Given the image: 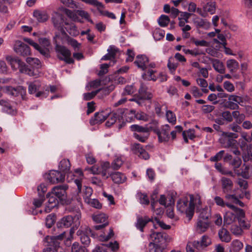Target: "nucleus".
Segmentation results:
<instances>
[{"label":"nucleus","mask_w":252,"mask_h":252,"mask_svg":"<svg viewBox=\"0 0 252 252\" xmlns=\"http://www.w3.org/2000/svg\"><path fill=\"white\" fill-rule=\"evenodd\" d=\"M80 218L81 214L79 213H77L73 216H67L63 217L60 221V226L69 227L73 224V227L67 233L66 232H63L60 235L56 236L46 237V240L48 244L47 245V247L44 249V252H54L56 251V248L59 246V243L58 242V240H63L64 238H66L64 242L65 244L67 246H70L75 230L80 225Z\"/></svg>","instance_id":"1"},{"label":"nucleus","mask_w":252,"mask_h":252,"mask_svg":"<svg viewBox=\"0 0 252 252\" xmlns=\"http://www.w3.org/2000/svg\"><path fill=\"white\" fill-rule=\"evenodd\" d=\"M219 141L222 148H233L236 145L237 141L235 139L238 137L237 134L230 132L221 131Z\"/></svg>","instance_id":"2"},{"label":"nucleus","mask_w":252,"mask_h":252,"mask_svg":"<svg viewBox=\"0 0 252 252\" xmlns=\"http://www.w3.org/2000/svg\"><path fill=\"white\" fill-rule=\"evenodd\" d=\"M244 217V215L242 217H239V215L232 210V211H228L224 215L223 217L224 223L226 225L231 224L237 219L241 226L244 228L249 229L250 227V224L249 223H246L244 220H243Z\"/></svg>","instance_id":"3"},{"label":"nucleus","mask_w":252,"mask_h":252,"mask_svg":"<svg viewBox=\"0 0 252 252\" xmlns=\"http://www.w3.org/2000/svg\"><path fill=\"white\" fill-rule=\"evenodd\" d=\"M6 59L10 63L13 69L16 70L19 68L21 73L27 74L29 76L35 75L37 74V72L32 71L28 68L25 63L18 58H12L11 57H8L6 58Z\"/></svg>","instance_id":"4"},{"label":"nucleus","mask_w":252,"mask_h":252,"mask_svg":"<svg viewBox=\"0 0 252 252\" xmlns=\"http://www.w3.org/2000/svg\"><path fill=\"white\" fill-rule=\"evenodd\" d=\"M151 242L154 245L166 247L171 238L166 233L160 232H152L150 236Z\"/></svg>","instance_id":"5"},{"label":"nucleus","mask_w":252,"mask_h":252,"mask_svg":"<svg viewBox=\"0 0 252 252\" xmlns=\"http://www.w3.org/2000/svg\"><path fill=\"white\" fill-rule=\"evenodd\" d=\"M177 210L181 213H185L189 220H190L194 214V207L189 204L188 200L187 198L181 199L177 203Z\"/></svg>","instance_id":"6"},{"label":"nucleus","mask_w":252,"mask_h":252,"mask_svg":"<svg viewBox=\"0 0 252 252\" xmlns=\"http://www.w3.org/2000/svg\"><path fill=\"white\" fill-rule=\"evenodd\" d=\"M110 168L109 162L105 161L102 162L100 165H94L89 168H86L93 174H101L103 177L108 178L111 174L108 170Z\"/></svg>","instance_id":"7"},{"label":"nucleus","mask_w":252,"mask_h":252,"mask_svg":"<svg viewBox=\"0 0 252 252\" xmlns=\"http://www.w3.org/2000/svg\"><path fill=\"white\" fill-rule=\"evenodd\" d=\"M56 51L59 59L64 61L67 63H73L74 60L71 57V54L70 51L65 47L60 45H57Z\"/></svg>","instance_id":"8"},{"label":"nucleus","mask_w":252,"mask_h":252,"mask_svg":"<svg viewBox=\"0 0 252 252\" xmlns=\"http://www.w3.org/2000/svg\"><path fill=\"white\" fill-rule=\"evenodd\" d=\"M70 175L71 176H72L73 177L72 179L74 181L75 184L77 187V193H81L82 181L84 178V174L80 168L75 169L72 175L71 173L67 174V179H68Z\"/></svg>","instance_id":"9"},{"label":"nucleus","mask_w":252,"mask_h":252,"mask_svg":"<svg viewBox=\"0 0 252 252\" xmlns=\"http://www.w3.org/2000/svg\"><path fill=\"white\" fill-rule=\"evenodd\" d=\"M214 200L217 206L221 207H224L225 206L233 210L236 213H237L239 217H242L244 215V211L242 209L238 208L234 205H231L228 203H225L223 198L219 196H216L214 197Z\"/></svg>","instance_id":"10"},{"label":"nucleus","mask_w":252,"mask_h":252,"mask_svg":"<svg viewBox=\"0 0 252 252\" xmlns=\"http://www.w3.org/2000/svg\"><path fill=\"white\" fill-rule=\"evenodd\" d=\"M170 127L167 124L162 126L160 130H157V134L158 136V141L162 143L168 142L170 141Z\"/></svg>","instance_id":"11"},{"label":"nucleus","mask_w":252,"mask_h":252,"mask_svg":"<svg viewBox=\"0 0 252 252\" xmlns=\"http://www.w3.org/2000/svg\"><path fill=\"white\" fill-rule=\"evenodd\" d=\"M13 49L17 54L23 56H26L30 54V47L19 40L15 42Z\"/></svg>","instance_id":"12"},{"label":"nucleus","mask_w":252,"mask_h":252,"mask_svg":"<svg viewBox=\"0 0 252 252\" xmlns=\"http://www.w3.org/2000/svg\"><path fill=\"white\" fill-rule=\"evenodd\" d=\"M92 219L96 223H102V224L97 225L94 226L96 230H99L108 225L107 216L103 213H98L94 214L92 216Z\"/></svg>","instance_id":"13"},{"label":"nucleus","mask_w":252,"mask_h":252,"mask_svg":"<svg viewBox=\"0 0 252 252\" xmlns=\"http://www.w3.org/2000/svg\"><path fill=\"white\" fill-rule=\"evenodd\" d=\"M47 179L52 184L62 182L64 180V175L57 170L50 171L46 175Z\"/></svg>","instance_id":"14"},{"label":"nucleus","mask_w":252,"mask_h":252,"mask_svg":"<svg viewBox=\"0 0 252 252\" xmlns=\"http://www.w3.org/2000/svg\"><path fill=\"white\" fill-rule=\"evenodd\" d=\"M126 115L127 117L126 118L127 122H130L134 117H135L137 120L144 121H147L149 120V116L145 113L140 112L136 113L135 111L133 110L127 111Z\"/></svg>","instance_id":"15"},{"label":"nucleus","mask_w":252,"mask_h":252,"mask_svg":"<svg viewBox=\"0 0 252 252\" xmlns=\"http://www.w3.org/2000/svg\"><path fill=\"white\" fill-rule=\"evenodd\" d=\"M52 21L55 27L58 29L62 35L65 34V32L63 28V16L59 13H55L52 17Z\"/></svg>","instance_id":"16"},{"label":"nucleus","mask_w":252,"mask_h":252,"mask_svg":"<svg viewBox=\"0 0 252 252\" xmlns=\"http://www.w3.org/2000/svg\"><path fill=\"white\" fill-rule=\"evenodd\" d=\"M67 188L68 187L65 185L56 186L52 189L51 192L59 200H62L66 197V190Z\"/></svg>","instance_id":"17"},{"label":"nucleus","mask_w":252,"mask_h":252,"mask_svg":"<svg viewBox=\"0 0 252 252\" xmlns=\"http://www.w3.org/2000/svg\"><path fill=\"white\" fill-rule=\"evenodd\" d=\"M155 66L156 64L154 63H147L146 69H148V70L142 74V78L145 80L156 81L157 79V76L155 75L156 71L152 69Z\"/></svg>","instance_id":"18"},{"label":"nucleus","mask_w":252,"mask_h":252,"mask_svg":"<svg viewBox=\"0 0 252 252\" xmlns=\"http://www.w3.org/2000/svg\"><path fill=\"white\" fill-rule=\"evenodd\" d=\"M211 243V238L207 235H203L200 241H194V248L200 251L210 245Z\"/></svg>","instance_id":"19"},{"label":"nucleus","mask_w":252,"mask_h":252,"mask_svg":"<svg viewBox=\"0 0 252 252\" xmlns=\"http://www.w3.org/2000/svg\"><path fill=\"white\" fill-rule=\"evenodd\" d=\"M29 85L28 91L30 94H35L36 97L40 96L43 93L41 91H38L41 87V83L38 80H35L32 82L27 83Z\"/></svg>","instance_id":"20"},{"label":"nucleus","mask_w":252,"mask_h":252,"mask_svg":"<svg viewBox=\"0 0 252 252\" xmlns=\"http://www.w3.org/2000/svg\"><path fill=\"white\" fill-rule=\"evenodd\" d=\"M27 63L32 67L30 68L32 71L37 72V74L32 76L37 77L39 73V69L41 67L40 61L37 58L29 57L26 59Z\"/></svg>","instance_id":"21"},{"label":"nucleus","mask_w":252,"mask_h":252,"mask_svg":"<svg viewBox=\"0 0 252 252\" xmlns=\"http://www.w3.org/2000/svg\"><path fill=\"white\" fill-rule=\"evenodd\" d=\"M109 113L108 109L105 111L96 113L94 118L91 121V123L93 125L101 123L107 119L109 116Z\"/></svg>","instance_id":"22"},{"label":"nucleus","mask_w":252,"mask_h":252,"mask_svg":"<svg viewBox=\"0 0 252 252\" xmlns=\"http://www.w3.org/2000/svg\"><path fill=\"white\" fill-rule=\"evenodd\" d=\"M47 197L48 199L49 204L46 206L44 210L46 213L50 212L57 205L58 200H59L55 195H52L51 192L47 194Z\"/></svg>","instance_id":"23"},{"label":"nucleus","mask_w":252,"mask_h":252,"mask_svg":"<svg viewBox=\"0 0 252 252\" xmlns=\"http://www.w3.org/2000/svg\"><path fill=\"white\" fill-rule=\"evenodd\" d=\"M220 183L223 193H228L232 189L233 184L230 179L223 177L221 178Z\"/></svg>","instance_id":"24"},{"label":"nucleus","mask_w":252,"mask_h":252,"mask_svg":"<svg viewBox=\"0 0 252 252\" xmlns=\"http://www.w3.org/2000/svg\"><path fill=\"white\" fill-rule=\"evenodd\" d=\"M133 151L140 158L146 160L150 158L149 154L143 148L140 144L135 143L133 145Z\"/></svg>","instance_id":"25"},{"label":"nucleus","mask_w":252,"mask_h":252,"mask_svg":"<svg viewBox=\"0 0 252 252\" xmlns=\"http://www.w3.org/2000/svg\"><path fill=\"white\" fill-rule=\"evenodd\" d=\"M149 59L144 55H138L134 61L135 64L139 68L144 70L147 68V64L148 63Z\"/></svg>","instance_id":"26"},{"label":"nucleus","mask_w":252,"mask_h":252,"mask_svg":"<svg viewBox=\"0 0 252 252\" xmlns=\"http://www.w3.org/2000/svg\"><path fill=\"white\" fill-rule=\"evenodd\" d=\"M138 96L141 99H150L153 97V94L148 91L147 87L141 83L139 89Z\"/></svg>","instance_id":"27"},{"label":"nucleus","mask_w":252,"mask_h":252,"mask_svg":"<svg viewBox=\"0 0 252 252\" xmlns=\"http://www.w3.org/2000/svg\"><path fill=\"white\" fill-rule=\"evenodd\" d=\"M210 61L214 69L220 74H223L225 71V67L223 63L220 60L210 59Z\"/></svg>","instance_id":"28"},{"label":"nucleus","mask_w":252,"mask_h":252,"mask_svg":"<svg viewBox=\"0 0 252 252\" xmlns=\"http://www.w3.org/2000/svg\"><path fill=\"white\" fill-rule=\"evenodd\" d=\"M0 105L2 106L4 112L12 115L16 113V109L9 102L2 99L0 100Z\"/></svg>","instance_id":"29"},{"label":"nucleus","mask_w":252,"mask_h":252,"mask_svg":"<svg viewBox=\"0 0 252 252\" xmlns=\"http://www.w3.org/2000/svg\"><path fill=\"white\" fill-rule=\"evenodd\" d=\"M111 177L112 181L115 184H123L126 181V176L120 172H115L111 173L110 176Z\"/></svg>","instance_id":"30"},{"label":"nucleus","mask_w":252,"mask_h":252,"mask_svg":"<svg viewBox=\"0 0 252 252\" xmlns=\"http://www.w3.org/2000/svg\"><path fill=\"white\" fill-rule=\"evenodd\" d=\"M33 16L39 22H44L49 18V16L46 11L38 9L35 10L33 12Z\"/></svg>","instance_id":"31"},{"label":"nucleus","mask_w":252,"mask_h":252,"mask_svg":"<svg viewBox=\"0 0 252 252\" xmlns=\"http://www.w3.org/2000/svg\"><path fill=\"white\" fill-rule=\"evenodd\" d=\"M193 23L197 28L208 30L211 27V24L209 22L199 18H195L193 20Z\"/></svg>","instance_id":"32"},{"label":"nucleus","mask_w":252,"mask_h":252,"mask_svg":"<svg viewBox=\"0 0 252 252\" xmlns=\"http://www.w3.org/2000/svg\"><path fill=\"white\" fill-rule=\"evenodd\" d=\"M226 65L230 73L232 74L235 73L239 66L238 62L234 59L228 60L226 62Z\"/></svg>","instance_id":"33"},{"label":"nucleus","mask_w":252,"mask_h":252,"mask_svg":"<svg viewBox=\"0 0 252 252\" xmlns=\"http://www.w3.org/2000/svg\"><path fill=\"white\" fill-rule=\"evenodd\" d=\"M219 237L222 242L228 243L231 240V237L229 231L225 228H222L218 232Z\"/></svg>","instance_id":"34"},{"label":"nucleus","mask_w":252,"mask_h":252,"mask_svg":"<svg viewBox=\"0 0 252 252\" xmlns=\"http://www.w3.org/2000/svg\"><path fill=\"white\" fill-rule=\"evenodd\" d=\"M190 204L194 207L196 208L197 210L199 209L201 205L200 196L198 194L191 195L190 196Z\"/></svg>","instance_id":"35"},{"label":"nucleus","mask_w":252,"mask_h":252,"mask_svg":"<svg viewBox=\"0 0 252 252\" xmlns=\"http://www.w3.org/2000/svg\"><path fill=\"white\" fill-rule=\"evenodd\" d=\"M209 225L208 220H198L197 222L196 229L199 233L204 232L207 230Z\"/></svg>","instance_id":"36"},{"label":"nucleus","mask_w":252,"mask_h":252,"mask_svg":"<svg viewBox=\"0 0 252 252\" xmlns=\"http://www.w3.org/2000/svg\"><path fill=\"white\" fill-rule=\"evenodd\" d=\"M158 201L160 204L165 207L174 204V200L173 197L169 196L166 198L164 195H160Z\"/></svg>","instance_id":"37"},{"label":"nucleus","mask_w":252,"mask_h":252,"mask_svg":"<svg viewBox=\"0 0 252 252\" xmlns=\"http://www.w3.org/2000/svg\"><path fill=\"white\" fill-rule=\"evenodd\" d=\"M244 247L243 243L238 239L232 241L230 244V251L238 252L242 250Z\"/></svg>","instance_id":"38"},{"label":"nucleus","mask_w":252,"mask_h":252,"mask_svg":"<svg viewBox=\"0 0 252 252\" xmlns=\"http://www.w3.org/2000/svg\"><path fill=\"white\" fill-rule=\"evenodd\" d=\"M182 135L184 141L187 143H188V138L192 140L195 137V130L193 129L185 130L183 132Z\"/></svg>","instance_id":"39"},{"label":"nucleus","mask_w":252,"mask_h":252,"mask_svg":"<svg viewBox=\"0 0 252 252\" xmlns=\"http://www.w3.org/2000/svg\"><path fill=\"white\" fill-rule=\"evenodd\" d=\"M59 169L61 172L67 173L70 170V163L69 160L63 159L60 161L59 165Z\"/></svg>","instance_id":"40"},{"label":"nucleus","mask_w":252,"mask_h":252,"mask_svg":"<svg viewBox=\"0 0 252 252\" xmlns=\"http://www.w3.org/2000/svg\"><path fill=\"white\" fill-rule=\"evenodd\" d=\"M64 12L65 14L72 21L81 23L82 21L78 16V13L76 11H72L68 9H64Z\"/></svg>","instance_id":"41"},{"label":"nucleus","mask_w":252,"mask_h":252,"mask_svg":"<svg viewBox=\"0 0 252 252\" xmlns=\"http://www.w3.org/2000/svg\"><path fill=\"white\" fill-rule=\"evenodd\" d=\"M245 193L246 192H244L243 191H242V193L240 194H237V193H235L233 194H230L228 193H226L225 197L226 199L228 200H231L233 201V202L235 203L239 198H243L244 196Z\"/></svg>","instance_id":"42"},{"label":"nucleus","mask_w":252,"mask_h":252,"mask_svg":"<svg viewBox=\"0 0 252 252\" xmlns=\"http://www.w3.org/2000/svg\"><path fill=\"white\" fill-rule=\"evenodd\" d=\"M93 191L91 188L86 186L84 187L82 190V195L85 202L89 201V199H90L92 195Z\"/></svg>","instance_id":"43"},{"label":"nucleus","mask_w":252,"mask_h":252,"mask_svg":"<svg viewBox=\"0 0 252 252\" xmlns=\"http://www.w3.org/2000/svg\"><path fill=\"white\" fill-rule=\"evenodd\" d=\"M109 116L107 117V121L106 123V125L107 126H110L114 124L117 121V114L115 113L111 112V110L108 109Z\"/></svg>","instance_id":"44"},{"label":"nucleus","mask_w":252,"mask_h":252,"mask_svg":"<svg viewBox=\"0 0 252 252\" xmlns=\"http://www.w3.org/2000/svg\"><path fill=\"white\" fill-rule=\"evenodd\" d=\"M205 11L213 14L216 12V4L215 2H209L203 7Z\"/></svg>","instance_id":"45"},{"label":"nucleus","mask_w":252,"mask_h":252,"mask_svg":"<svg viewBox=\"0 0 252 252\" xmlns=\"http://www.w3.org/2000/svg\"><path fill=\"white\" fill-rule=\"evenodd\" d=\"M131 131L137 132L141 133H146L149 132V129L146 127H143L138 125H133L130 127Z\"/></svg>","instance_id":"46"},{"label":"nucleus","mask_w":252,"mask_h":252,"mask_svg":"<svg viewBox=\"0 0 252 252\" xmlns=\"http://www.w3.org/2000/svg\"><path fill=\"white\" fill-rule=\"evenodd\" d=\"M124 162V160L123 157H118L116 158L112 162L111 167L114 170H117L121 167Z\"/></svg>","instance_id":"47"},{"label":"nucleus","mask_w":252,"mask_h":252,"mask_svg":"<svg viewBox=\"0 0 252 252\" xmlns=\"http://www.w3.org/2000/svg\"><path fill=\"white\" fill-rule=\"evenodd\" d=\"M232 119H235L236 123L238 124H241L245 119V115L241 114L238 111H234L232 112Z\"/></svg>","instance_id":"48"},{"label":"nucleus","mask_w":252,"mask_h":252,"mask_svg":"<svg viewBox=\"0 0 252 252\" xmlns=\"http://www.w3.org/2000/svg\"><path fill=\"white\" fill-rule=\"evenodd\" d=\"M152 221L155 228H157V225L159 226L163 229H169L170 228V226L169 225L165 224L163 221H160L157 217L154 218Z\"/></svg>","instance_id":"49"},{"label":"nucleus","mask_w":252,"mask_h":252,"mask_svg":"<svg viewBox=\"0 0 252 252\" xmlns=\"http://www.w3.org/2000/svg\"><path fill=\"white\" fill-rule=\"evenodd\" d=\"M77 234L78 235H80V240L82 244L88 245L90 243V239L88 235H86L85 232L82 230H79Z\"/></svg>","instance_id":"50"},{"label":"nucleus","mask_w":252,"mask_h":252,"mask_svg":"<svg viewBox=\"0 0 252 252\" xmlns=\"http://www.w3.org/2000/svg\"><path fill=\"white\" fill-rule=\"evenodd\" d=\"M153 35L155 40H159L164 37L165 32L159 28H157L154 31Z\"/></svg>","instance_id":"51"},{"label":"nucleus","mask_w":252,"mask_h":252,"mask_svg":"<svg viewBox=\"0 0 252 252\" xmlns=\"http://www.w3.org/2000/svg\"><path fill=\"white\" fill-rule=\"evenodd\" d=\"M170 21L169 18L168 16L162 15L158 19V23L160 26L162 27H166Z\"/></svg>","instance_id":"52"},{"label":"nucleus","mask_w":252,"mask_h":252,"mask_svg":"<svg viewBox=\"0 0 252 252\" xmlns=\"http://www.w3.org/2000/svg\"><path fill=\"white\" fill-rule=\"evenodd\" d=\"M67 25V27L65 28V29L71 35L75 36L79 34V32L75 25L73 24L70 25Z\"/></svg>","instance_id":"53"},{"label":"nucleus","mask_w":252,"mask_h":252,"mask_svg":"<svg viewBox=\"0 0 252 252\" xmlns=\"http://www.w3.org/2000/svg\"><path fill=\"white\" fill-rule=\"evenodd\" d=\"M210 216L211 214L209 209L208 208L203 209L202 210L199 215L198 220H208V219L210 217Z\"/></svg>","instance_id":"54"},{"label":"nucleus","mask_w":252,"mask_h":252,"mask_svg":"<svg viewBox=\"0 0 252 252\" xmlns=\"http://www.w3.org/2000/svg\"><path fill=\"white\" fill-rule=\"evenodd\" d=\"M85 202L90 206L97 209H100L102 207L101 204L96 199L90 198L89 199V201H86Z\"/></svg>","instance_id":"55"},{"label":"nucleus","mask_w":252,"mask_h":252,"mask_svg":"<svg viewBox=\"0 0 252 252\" xmlns=\"http://www.w3.org/2000/svg\"><path fill=\"white\" fill-rule=\"evenodd\" d=\"M149 247V252H162L166 247L154 245L152 243H150Z\"/></svg>","instance_id":"56"},{"label":"nucleus","mask_w":252,"mask_h":252,"mask_svg":"<svg viewBox=\"0 0 252 252\" xmlns=\"http://www.w3.org/2000/svg\"><path fill=\"white\" fill-rule=\"evenodd\" d=\"M178 65V63L174 62L173 58H170L169 59L167 66L172 73L175 72Z\"/></svg>","instance_id":"57"},{"label":"nucleus","mask_w":252,"mask_h":252,"mask_svg":"<svg viewBox=\"0 0 252 252\" xmlns=\"http://www.w3.org/2000/svg\"><path fill=\"white\" fill-rule=\"evenodd\" d=\"M166 117L167 121L173 125L175 124L176 122V117L175 114L170 110L166 111Z\"/></svg>","instance_id":"58"},{"label":"nucleus","mask_w":252,"mask_h":252,"mask_svg":"<svg viewBox=\"0 0 252 252\" xmlns=\"http://www.w3.org/2000/svg\"><path fill=\"white\" fill-rule=\"evenodd\" d=\"M190 41L197 46L207 47L209 46V43L206 40H199L193 37H191Z\"/></svg>","instance_id":"59"},{"label":"nucleus","mask_w":252,"mask_h":252,"mask_svg":"<svg viewBox=\"0 0 252 252\" xmlns=\"http://www.w3.org/2000/svg\"><path fill=\"white\" fill-rule=\"evenodd\" d=\"M148 221L149 220L145 219H143L142 218H138L136 223L137 228L138 229H139L141 232H143L144 227H145V226L146 225Z\"/></svg>","instance_id":"60"},{"label":"nucleus","mask_w":252,"mask_h":252,"mask_svg":"<svg viewBox=\"0 0 252 252\" xmlns=\"http://www.w3.org/2000/svg\"><path fill=\"white\" fill-rule=\"evenodd\" d=\"M230 231L232 233L236 236H241L243 232L242 228L240 227L235 225H233L231 226Z\"/></svg>","instance_id":"61"},{"label":"nucleus","mask_w":252,"mask_h":252,"mask_svg":"<svg viewBox=\"0 0 252 252\" xmlns=\"http://www.w3.org/2000/svg\"><path fill=\"white\" fill-rule=\"evenodd\" d=\"M149 136V132L146 133L138 134L136 132L133 133V136L135 138L141 142H145Z\"/></svg>","instance_id":"62"},{"label":"nucleus","mask_w":252,"mask_h":252,"mask_svg":"<svg viewBox=\"0 0 252 252\" xmlns=\"http://www.w3.org/2000/svg\"><path fill=\"white\" fill-rule=\"evenodd\" d=\"M228 100L232 101L233 102L237 103L238 105L240 104L241 105H243V98L240 96L234 94L230 95L228 97Z\"/></svg>","instance_id":"63"},{"label":"nucleus","mask_w":252,"mask_h":252,"mask_svg":"<svg viewBox=\"0 0 252 252\" xmlns=\"http://www.w3.org/2000/svg\"><path fill=\"white\" fill-rule=\"evenodd\" d=\"M190 93L195 98L202 97L203 95L202 92L196 86H192L191 88Z\"/></svg>","instance_id":"64"}]
</instances>
